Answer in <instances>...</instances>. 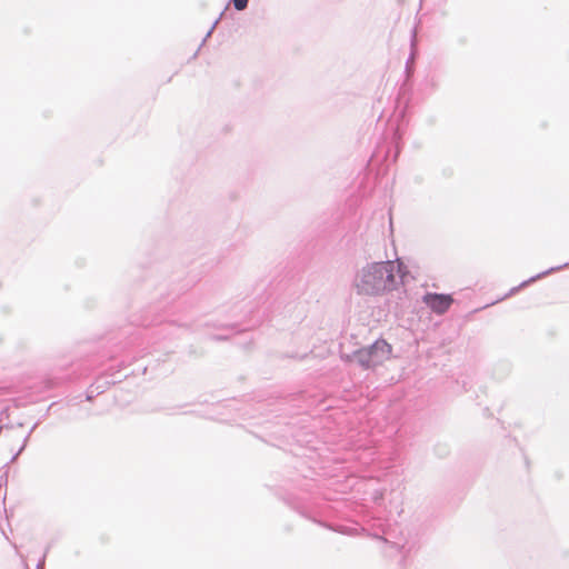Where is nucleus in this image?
<instances>
[{
  "label": "nucleus",
  "instance_id": "nucleus-2",
  "mask_svg": "<svg viewBox=\"0 0 569 569\" xmlns=\"http://www.w3.org/2000/svg\"><path fill=\"white\" fill-rule=\"evenodd\" d=\"M391 357L392 346L385 339H378L371 346L355 351L350 360L357 361L366 369H371L383 365Z\"/></svg>",
  "mask_w": 569,
  "mask_h": 569
},
{
  "label": "nucleus",
  "instance_id": "nucleus-1",
  "mask_svg": "<svg viewBox=\"0 0 569 569\" xmlns=\"http://www.w3.org/2000/svg\"><path fill=\"white\" fill-rule=\"evenodd\" d=\"M355 286L362 295H381L396 289L395 262L383 261L368 264L357 274Z\"/></svg>",
  "mask_w": 569,
  "mask_h": 569
},
{
  "label": "nucleus",
  "instance_id": "nucleus-4",
  "mask_svg": "<svg viewBox=\"0 0 569 569\" xmlns=\"http://www.w3.org/2000/svg\"><path fill=\"white\" fill-rule=\"evenodd\" d=\"M393 262L396 264V273H398L400 278L403 279L408 274L406 264L399 259Z\"/></svg>",
  "mask_w": 569,
  "mask_h": 569
},
{
  "label": "nucleus",
  "instance_id": "nucleus-5",
  "mask_svg": "<svg viewBox=\"0 0 569 569\" xmlns=\"http://www.w3.org/2000/svg\"><path fill=\"white\" fill-rule=\"evenodd\" d=\"M248 1L249 0H232L233 6L237 10H243L247 7Z\"/></svg>",
  "mask_w": 569,
  "mask_h": 569
},
{
  "label": "nucleus",
  "instance_id": "nucleus-3",
  "mask_svg": "<svg viewBox=\"0 0 569 569\" xmlns=\"http://www.w3.org/2000/svg\"><path fill=\"white\" fill-rule=\"evenodd\" d=\"M422 302L435 313L443 315L453 303L451 295L428 292L422 297Z\"/></svg>",
  "mask_w": 569,
  "mask_h": 569
}]
</instances>
